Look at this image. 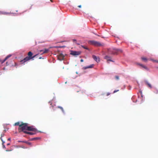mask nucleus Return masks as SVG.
<instances>
[{
	"instance_id": "f257e3e1",
	"label": "nucleus",
	"mask_w": 158,
	"mask_h": 158,
	"mask_svg": "<svg viewBox=\"0 0 158 158\" xmlns=\"http://www.w3.org/2000/svg\"><path fill=\"white\" fill-rule=\"evenodd\" d=\"M27 126H28V124L21 122L19 127L18 128L19 132H23L24 133L25 131H27Z\"/></svg>"
},
{
	"instance_id": "f03ea898",
	"label": "nucleus",
	"mask_w": 158,
	"mask_h": 158,
	"mask_svg": "<svg viewBox=\"0 0 158 158\" xmlns=\"http://www.w3.org/2000/svg\"><path fill=\"white\" fill-rule=\"evenodd\" d=\"M109 52H111L112 54H117L119 53H122L123 51L119 49L113 48L110 49L109 50Z\"/></svg>"
},
{
	"instance_id": "7ed1b4c3",
	"label": "nucleus",
	"mask_w": 158,
	"mask_h": 158,
	"mask_svg": "<svg viewBox=\"0 0 158 158\" xmlns=\"http://www.w3.org/2000/svg\"><path fill=\"white\" fill-rule=\"evenodd\" d=\"M89 43L90 44L97 47H99L102 45V44L99 42L94 40L89 41Z\"/></svg>"
},
{
	"instance_id": "20e7f679",
	"label": "nucleus",
	"mask_w": 158,
	"mask_h": 158,
	"mask_svg": "<svg viewBox=\"0 0 158 158\" xmlns=\"http://www.w3.org/2000/svg\"><path fill=\"white\" fill-rule=\"evenodd\" d=\"M27 130L34 132H36L37 131V129L34 128L33 126H27Z\"/></svg>"
},
{
	"instance_id": "39448f33",
	"label": "nucleus",
	"mask_w": 158,
	"mask_h": 158,
	"mask_svg": "<svg viewBox=\"0 0 158 158\" xmlns=\"http://www.w3.org/2000/svg\"><path fill=\"white\" fill-rule=\"evenodd\" d=\"M33 54L31 52H29L27 54L28 56H27V57H28L30 60H33V58L36 56V55H35L33 56Z\"/></svg>"
},
{
	"instance_id": "423d86ee",
	"label": "nucleus",
	"mask_w": 158,
	"mask_h": 158,
	"mask_svg": "<svg viewBox=\"0 0 158 158\" xmlns=\"http://www.w3.org/2000/svg\"><path fill=\"white\" fill-rule=\"evenodd\" d=\"M81 53V51H72L71 52L70 54L73 56H77L80 55Z\"/></svg>"
},
{
	"instance_id": "0eeeda50",
	"label": "nucleus",
	"mask_w": 158,
	"mask_h": 158,
	"mask_svg": "<svg viewBox=\"0 0 158 158\" xmlns=\"http://www.w3.org/2000/svg\"><path fill=\"white\" fill-rule=\"evenodd\" d=\"M64 56L62 53H59L57 56V57L58 60H63L64 59Z\"/></svg>"
},
{
	"instance_id": "6e6552de",
	"label": "nucleus",
	"mask_w": 158,
	"mask_h": 158,
	"mask_svg": "<svg viewBox=\"0 0 158 158\" xmlns=\"http://www.w3.org/2000/svg\"><path fill=\"white\" fill-rule=\"evenodd\" d=\"M30 60V59L27 56L25 58L21 60L20 62L21 63V64H24L25 63Z\"/></svg>"
},
{
	"instance_id": "1a4fd4ad",
	"label": "nucleus",
	"mask_w": 158,
	"mask_h": 158,
	"mask_svg": "<svg viewBox=\"0 0 158 158\" xmlns=\"http://www.w3.org/2000/svg\"><path fill=\"white\" fill-rule=\"evenodd\" d=\"M105 59L107 60L108 63H109V62H108L109 61H112V62L113 61H112V60H111V57H110L108 56H105Z\"/></svg>"
},
{
	"instance_id": "9d476101",
	"label": "nucleus",
	"mask_w": 158,
	"mask_h": 158,
	"mask_svg": "<svg viewBox=\"0 0 158 158\" xmlns=\"http://www.w3.org/2000/svg\"><path fill=\"white\" fill-rule=\"evenodd\" d=\"M11 56V55H9L6 57L4 60H0V62H1L2 64L7 59Z\"/></svg>"
},
{
	"instance_id": "9b49d317",
	"label": "nucleus",
	"mask_w": 158,
	"mask_h": 158,
	"mask_svg": "<svg viewBox=\"0 0 158 158\" xmlns=\"http://www.w3.org/2000/svg\"><path fill=\"white\" fill-rule=\"evenodd\" d=\"M94 64H92L88 66L87 67H84L83 68V69H88V68H92L94 67Z\"/></svg>"
},
{
	"instance_id": "f8f14e48",
	"label": "nucleus",
	"mask_w": 158,
	"mask_h": 158,
	"mask_svg": "<svg viewBox=\"0 0 158 158\" xmlns=\"http://www.w3.org/2000/svg\"><path fill=\"white\" fill-rule=\"evenodd\" d=\"M93 58L95 61L97 62L99 61H100L99 58L96 56L93 55Z\"/></svg>"
},
{
	"instance_id": "ddd939ff",
	"label": "nucleus",
	"mask_w": 158,
	"mask_h": 158,
	"mask_svg": "<svg viewBox=\"0 0 158 158\" xmlns=\"http://www.w3.org/2000/svg\"><path fill=\"white\" fill-rule=\"evenodd\" d=\"M24 133L27 134L32 135H33L35 134V132H28V131H25Z\"/></svg>"
},
{
	"instance_id": "4468645a",
	"label": "nucleus",
	"mask_w": 158,
	"mask_h": 158,
	"mask_svg": "<svg viewBox=\"0 0 158 158\" xmlns=\"http://www.w3.org/2000/svg\"><path fill=\"white\" fill-rule=\"evenodd\" d=\"M19 142L26 143L28 145H31V146H32V145H31V142H29L24 141H19Z\"/></svg>"
},
{
	"instance_id": "2eb2a0df",
	"label": "nucleus",
	"mask_w": 158,
	"mask_h": 158,
	"mask_svg": "<svg viewBox=\"0 0 158 158\" xmlns=\"http://www.w3.org/2000/svg\"><path fill=\"white\" fill-rule=\"evenodd\" d=\"M138 64L140 66L142 67V68H144L145 69L147 70H148V68L146 66L143 65L142 64Z\"/></svg>"
},
{
	"instance_id": "dca6fc26",
	"label": "nucleus",
	"mask_w": 158,
	"mask_h": 158,
	"mask_svg": "<svg viewBox=\"0 0 158 158\" xmlns=\"http://www.w3.org/2000/svg\"><path fill=\"white\" fill-rule=\"evenodd\" d=\"M49 51V50L48 49H45L44 50H40V52H43V53H45L48 52Z\"/></svg>"
},
{
	"instance_id": "f3484780",
	"label": "nucleus",
	"mask_w": 158,
	"mask_h": 158,
	"mask_svg": "<svg viewBox=\"0 0 158 158\" xmlns=\"http://www.w3.org/2000/svg\"><path fill=\"white\" fill-rule=\"evenodd\" d=\"M141 59L143 60L145 62H146L148 60L146 58L144 57H142Z\"/></svg>"
},
{
	"instance_id": "a211bd4d",
	"label": "nucleus",
	"mask_w": 158,
	"mask_h": 158,
	"mask_svg": "<svg viewBox=\"0 0 158 158\" xmlns=\"http://www.w3.org/2000/svg\"><path fill=\"white\" fill-rule=\"evenodd\" d=\"M21 122H17L15 123L14 124V126H19V125H20Z\"/></svg>"
},
{
	"instance_id": "6ab92c4d",
	"label": "nucleus",
	"mask_w": 158,
	"mask_h": 158,
	"mask_svg": "<svg viewBox=\"0 0 158 158\" xmlns=\"http://www.w3.org/2000/svg\"><path fill=\"white\" fill-rule=\"evenodd\" d=\"M7 14V13L6 12L0 11V15H6Z\"/></svg>"
},
{
	"instance_id": "aec40b11",
	"label": "nucleus",
	"mask_w": 158,
	"mask_h": 158,
	"mask_svg": "<svg viewBox=\"0 0 158 158\" xmlns=\"http://www.w3.org/2000/svg\"><path fill=\"white\" fill-rule=\"evenodd\" d=\"M57 107L59 108L62 111L63 113H64V111L63 110V108L62 107L60 106H58Z\"/></svg>"
},
{
	"instance_id": "412c9836",
	"label": "nucleus",
	"mask_w": 158,
	"mask_h": 158,
	"mask_svg": "<svg viewBox=\"0 0 158 158\" xmlns=\"http://www.w3.org/2000/svg\"><path fill=\"white\" fill-rule=\"evenodd\" d=\"M146 83L149 87H150V88H152L151 85L148 82H146Z\"/></svg>"
},
{
	"instance_id": "4be33fe9",
	"label": "nucleus",
	"mask_w": 158,
	"mask_h": 158,
	"mask_svg": "<svg viewBox=\"0 0 158 158\" xmlns=\"http://www.w3.org/2000/svg\"><path fill=\"white\" fill-rule=\"evenodd\" d=\"M73 41L75 43L77 44L78 45H79V44L78 43H77V40L75 39H73Z\"/></svg>"
},
{
	"instance_id": "5701e85b",
	"label": "nucleus",
	"mask_w": 158,
	"mask_h": 158,
	"mask_svg": "<svg viewBox=\"0 0 158 158\" xmlns=\"http://www.w3.org/2000/svg\"><path fill=\"white\" fill-rule=\"evenodd\" d=\"M81 47L83 48H84L85 49H87V50H89V48L87 47H86L84 46H83V45H82Z\"/></svg>"
},
{
	"instance_id": "b1692460",
	"label": "nucleus",
	"mask_w": 158,
	"mask_h": 158,
	"mask_svg": "<svg viewBox=\"0 0 158 158\" xmlns=\"http://www.w3.org/2000/svg\"><path fill=\"white\" fill-rule=\"evenodd\" d=\"M4 136V134H2L1 135V137L0 139L2 141V137Z\"/></svg>"
},
{
	"instance_id": "393cba45",
	"label": "nucleus",
	"mask_w": 158,
	"mask_h": 158,
	"mask_svg": "<svg viewBox=\"0 0 158 158\" xmlns=\"http://www.w3.org/2000/svg\"><path fill=\"white\" fill-rule=\"evenodd\" d=\"M40 139V138H34L32 139V140H35L39 139Z\"/></svg>"
},
{
	"instance_id": "a878e982",
	"label": "nucleus",
	"mask_w": 158,
	"mask_h": 158,
	"mask_svg": "<svg viewBox=\"0 0 158 158\" xmlns=\"http://www.w3.org/2000/svg\"><path fill=\"white\" fill-rule=\"evenodd\" d=\"M151 60H152V61L153 62L158 63V60H153V59H151Z\"/></svg>"
},
{
	"instance_id": "bb28decb",
	"label": "nucleus",
	"mask_w": 158,
	"mask_h": 158,
	"mask_svg": "<svg viewBox=\"0 0 158 158\" xmlns=\"http://www.w3.org/2000/svg\"><path fill=\"white\" fill-rule=\"evenodd\" d=\"M111 94V93L110 92H108L106 93V96H108L109 95H110Z\"/></svg>"
},
{
	"instance_id": "cd10ccee",
	"label": "nucleus",
	"mask_w": 158,
	"mask_h": 158,
	"mask_svg": "<svg viewBox=\"0 0 158 158\" xmlns=\"http://www.w3.org/2000/svg\"><path fill=\"white\" fill-rule=\"evenodd\" d=\"M119 91V90H115L114 91V92H113V93H115L116 92L118 91Z\"/></svg>"
},
{
	"instance_id": "c85d7f7f",
	"label": "nucleus",
	"mask_w": 158,
	"mask_h": 158,
	"mask_svg": "<svg viewBox=\"0 0 158 158\" xmlns=\"http://www.w3.org/2000/svg\"><path fill=\"white\" fill-rule=\"evenodd\" d=\"M115 78L117 80H118L119 79V77L118 76H115Z\"/></svg>"
},
{
	"instance_id": "c756f323",
	"label": "nucleus",
	"mask_w": 158,
	"mask_h": 158,
	"mask_svg": "<svg viewBox=\"0 0 158 158\" xmlns=\"http://www.w3.org/2000/svg\"><path fill=\"white\" fill-rule=\"evenodd\" d=\"M78 7L79 8H81V5H79L78 6Z\"/></svg>"
},
{
	"instance_id": "7c9ffc66",
	"label": "nucleus",
	"mask_w": 158,
	"mask_h": 158,
	"mask_svg": "<svg viewBox=\"0 0 158 158\" xmlns=\"http://www.w3.org/2000/svg\"><path fill=\"white\" fill-rule=\"evenodd\" d=\"M11 151V150H6V152L10 151Z\"/></svg>"
},
{
	"instance_id": "2f4dec72",
	"label": "nucleus",
	"mask_w": 158,
	"mask_h": 158,
	"mask_svg": "<svg viewBox=\"0 0 158 158\" xmlns=\"http://www.w3.org/2000/svg\"><path fill=\"white\" fill-rule=\"evenodd\" d=\"M80 61L81 62H83V60L82 59H81Z\"/></svg>"
},
{
	"instance_id": "473e14b6",
	"label": "nucleus",
	"mask_w": 158,
	"mask_h": 158,
	"mask_svg": "<svg viewBox=\"0 0 158 158\" xmlns=\"http://www.w3.org/2000/svg\"><path fill=\"white\" fill-rule=\"evenodd\" d=\"M2 144L3 145V144L5 142H4L3 140H2Z\"/></svg>"
},
{
	"instance_id": "72a5a7b5",
	"label": "nucleus",
	"mask_w": 158,
	"mask_h": 158,
	"mask_svg": "<svg viewBox=\"0 0 158 158\" xmlns=\"http://www.w3.org/2000/svg\"><path fill=\"white\" fill-rule=\"evenodd\" d=\"M49 103L50 104V105H52V103H51V102H49Z\"/></svg>"
},
{
	"instance_id": "f704fd0d",
	"label": "nucleus",
	"mask_w": 158,
	"mask_h": 158,
	"mask_svg": "<svg viewBox=\"0 0 158 158\" xmlns=\"http://www.w3.org/2000/svg\"><path fill=\"white\" fill-rule=\"evenodd\" d=\"M8 140H10V138H9L8 139Z\"/></svg>"
},
{
	"instance_id": "c9c22d12",
	"label": "nucleus",
	"mask_w": 158,
	"mask_h": 158,
	"mask_svg": "<svg viewBox=\"0 0 158 158\" xmlns=\"http://www.w3.org/2000/svg\"><path fill=\"white\" fill-rule=\"evenodd\" d=\"M3 148H5V146L4 145H3Z\"/></svg>"
},
{
	"instance_id": "e433bc0d",
	"label": "nucleus",
	"mask_w": 158,
	"mask_h": 158,
	"mask_svg": "<svg viewBox=\"0 0 158 158\" xmlns=\"http://www.w3.org/2000/svg\"><path fill=\"white\" fill-rule=\"evenodd\" d=\"M50 1L51 2H53V1H52V0H50Z\"/></svg>"
},
{
	"instance_id": "4c0bfd02",
	"label": "nucleus",
	"mask_w": 158,
	"mask_h": 158,
	"mask_svg": "<svg viewBox=\"0 0 158 158\" xmlns=\"http://www.w3.org/2000/svg\"><path fill=\"white\" fill-rule=\"evenodd\" d=\"M40 59H41L42 58L41 57H40L39 58Z\"/></svg>"
},
{
	"instance_id": "58836bf2",
	"label": "nucleus",
	"mask_w": 158,
	"mask_h": 158,
	"mask_svg": "<svg viewBox=\"0 0 158 158\" xmlns=\"http://www.w3.org/2000/svg\"><path fill=\"white\" fill-rule=\"evenodd\" d=\"M7 145H10V143H8V144H7Z\"/></svg>"
},
{
	"instance_id": "ea45409f",
	"label": "nucleus",
	"mask_w": 158,
	"mask_h": 158,
	"mask_svg": "<svg viewBox=\"0 0 158 158\" xmlns=\"http://www.w3.org/2000/svg\"><path fill=\"white\" fill-rule=\"evenodd\" d=\"M94 34H95V35H97L96 34H95V33H94Z\"/></svg>"
},
{
	"instance_id": "a19ab883",
	"label": "nucleus",
	"mask_w": 158,
	"mask_h": 158,
	"mask_svg": "<svg viewBox=\"0 0 158 158\" xmlns=\"http://www.w3.org/2000/svg\"><path fill=\"white\" fill-rule=\"evenodd\" d=\"M6 64H7V62H6ZM8 64H7V65H8Z\"/></svg>"
}]
</instances>
